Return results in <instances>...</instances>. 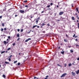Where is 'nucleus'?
Segmentation results:
<instances>
[{"label": "nucleus", "mask_w": 79, "mask_h": 79, "mask_svg": "<svg viewBox=\"0 0 79 79\" xmlns=\"http://www.w3.org/2000/svg\"><path fill=\"white\" fill-rule=\"evenodd\" d=\"M66 74H67V73H64L61 76V77H64L66 75Z\"/></svg>", "instance_id": "obj_1"}, {"label": "nucleus", "mask_w": 79, "mask_h": 79, "mask_svg": "<svg viewBox=\"0 0 79 79\" xmlns=\"http://www.w3.org/2000/svg\"><path fill=\"white\" fill-rule=\"evenodd\" d=\"M31 40V38H28L26 40L25 42H28V41H29V40Z\"/></svg>", "instance_id": "obj_2"}, {"label": "nucleus", "mask_w": 79, "mask_h": 79, "mask_svg": "<svg viewBox=\"0 0 79 79\" xmlns=\"http://www.w3.org/2000/svg\"><path fill=\"white\" fill-rule=\"evenodd\" d=\"M4 44L5 45L6 44H8V41H7L6 42V41H4L3 42Z\"/></svg>", "instance_id": "obj_3"}, {"label": "nucleus", "mask_w": 79, "mask_h": 79, "mask_svg": "<svg viewBox=\"0 0 79 79\" xmlns=\"http://www.w3.org/2000/svg\"><path fill=\"white\" fill-rule=\"evenodd\" d=\"M72 74L73 75V76H75V75L76 74V73H75L73 72H72Z\"/></svg>", "instance_id": "obj_4"}, {"label": "nucleus", "mask_w": 79, "mask_h": 79, "mask_svg": "<svg viewBox=\"0 0 79 79\" xmlns=\"http://www.w3.org/2000/svg\"><path fill=\"white\" fill-rule=\"evenodd\" d=\"M20 12L21 13H24V10H20Z\"/></svg>", "instance_id": "obj_5"}, {"label": "nucleus", "mask_w": 79, "mask_h": 79, "mask_svg": "<svg viewBox=\"0 0 79 79\" xmlns=\"http://www.w3.org/2000/svg\"><path fill=\"white\" fill-rule=\"evenodd\" d=\"M63 13H64V12H60L59 13V15H62Z\"/></svg>", "instance_id": "obj_6"}, {"label": "nucleus", "mask_w": 79, "mask_h": 79, "mask_svg": "<svg viewBox=\"0 0 79 79\" xmlns=\"http://www.w3.org/2000/svg\"><path fill=\"white\" fill-rule=\"evenodd\" d=\"M2 77H3L4 78H6V76H5V75L4 74L2 75Z\"/></svg>", "instance_id": "obj_7"}, {"label": "nucleus", "mask_w": 79, "mask_h": 79, "mask_svg": "<svg viewBox=\"0 0 79 79\" xmlns=\"http://www.w3.org/2000/svg\"><path fill=\"white\" fill-rule=\"evenodd\" d=\"M13 56L12 55H10V56H8V58L9 59H11V57H12Z\"/></svg>", "instance_id": "obj_8"}, {"label": "nucleus", "mask_w": 79, "mask_h": 79, "mask_svg": "<svg viewBox=\"0 0 79 79\" xmlns=\"http://www.w3.org/2000/svg\"><path fill=\"white\" fill-rule=\"evenodd\" d=\"M34 79H40V78H37L36 77H34Z\"/></svg>", "instance_id": "obj_9"}, {"label": "nucleus", "mask_w": 79, "mask_h": 79, "mask_svg": "<svg viewBox=\"0 0 79 79\" xmlns=\"http://www.w3.org/2000/svg\"><path fill=\"white\" fill-rule=\"evenodd\" d=\"M64 41L65 42H68V40L67 39H64Z\"/></svg>", "instance_id": "obj_10"}, {"label": "nucleus", "mask_w": 79, "mask_h": 79, "mask_svg": "<svg viewBox=\"0 0 79 79\" xmlns=\"http://www.w3.org/2000/svg\"><path fill=\"white\" fill-rule=\"evenodd\" d=\"M61 54H62V55H63V54L64 53V51L61 52Z\"/></svg>", "instance_id": "obj_11"}, {"label": "nucleus", "mask_w": 79, "mask_h": 79, "mask_svg": "<svg viewBox=\"0 0 79 79\" xmlns=\"http://www.w3.org/2000/svg\"><path fill=\"white\" fill-rule=\"evenodd\" d=\"M18 62V60H16L14 62V64H15V63H17Z\"/></svg>", "instance_id": "obj_12"}, {"label": "nucleus", "mask_w": 79, "mask_h": 79, "mask_svg": "<svg viewBox=\"0 0 79 79\" xmlns=\"http://www.w3.org/2000/svg\"><path fill=\"white\" fill-rule=\"evenodd\" d=\"M72 64H71V63H70L69 64V67L70 66H72Z\"/></svg>", "instance_id": "obj_13"}, {"label": "nucleus", "mask_w": 79, "mask_h": 79, "mask_svg": "<svg viewBox=\"0 0 79 79\" xmlns=\"http://www.w3.org/2000/svg\"><path fill=\"white\" fill-rule=\"evenodd\" d=\"M17 37H19V33L17 34Z\"/></svg>", "instance_id": "obj_14"}, {"label": "nucleus", "mask_w": 79, "mask_h": 79, "mask_svg": "<svg viewBox=\"0 0 79 79\" xmlns=\"http://www.w3.org/2000/svg\"><path fill=\"white\" fill-rule=\"evenodd\" d=\"M5 51H2L1 52V54H2V53H5Z\"/></svg>", "instance_id": "obj_15"}, {"label": "nucleus", "mask_w": 79, "mask_h": 79, "mask_svg": "<svg viewBox=\"0 0 79 79\" xmlns=\"http://www.w3.org/2000/svg\"><path fill=\"white\" fill-rule=\"evenodd\" d=\"M38 22H39V20H36V24H38Z\"/></svg>", "instance_id": "obj_16"}, {"label": "nucleus", "mask_w": 79, "mask_h": 79, "mask_svg": "<svg viewBox=\"0 0 79 79\" xmlns=\"http://www.w3.org/2000/svg\"><path fill=\"white\" fill-rule=\"evenodd\" d=\"M35 27H37V25H35L32 28H35Z\"/></svg>", "instance_id": "obj_17"}, {"label": "nucleus", "mask_w": 79, "mask_h": 79, "mask_svg": "<svg viewBox=\"0 0 79 79\" xmlns=\"http://www.w3.org/2000/svg\"><path fill=\"white\" fill-rule=\"evenodd\" d=\"M10 49H11V48H8L7 49V51H9V50H10Z\"/></svg>", "instance_id": "obj_18"}, {"label": "nucleus", "mask_w": 79, "mask_h": 79, "mask_svg": "<svg viewBox=\"0 0 79 79\" xmlns=\"http://www.w3.org/2000/svg\"><path fill=\"white\" fill-rule=\"evenodd\" d=\"M25 7H26V8H28V7H29V6H27V5H26L25 6Z\"/></svg>", "instance_id": "obj_19"}, {"label": "nucleus", "mask_w": 79, "mask_h": 79, "mask_svg": "<svg viewBox=\"0 0 79 79\" xmlns=\"http://www.w3.org/2000/svg\"><path fill=\"white\" fill-rule=\"evenodd\" d=\"M70 52L71 53H73V50H70Z\"/></svg>", "instance_id": "obj_20"}, {"label": "nucleus", "mask_w": 79, "mask_h": 79, "mask_svg": "<svg viewBox=\"0 0 79 79\" xmlns=\"http://www.w3.org/2000/svg\"><path fill=\"white\" fill-rule=\"evenodd\" d=\"M20 40V38H18V39L17 40V41H19Z\"/></svg>", "instance_id": "obj_21"}, {"label": "nucleus", "mask_w": 79, "mask_h": 79, "mask_svg": "<svg viewBox=\"0 0 79 79\" xmlns=\"http://www.w3.org/2000/svg\"><path fill=\"white\" fill-rule=\"evenodd\" d=\"M79 73V70H78L77 71V73H76V74H78V73Z\"/></svg>", "instance_id": "obj_22"}, {"label": "nucleus", "mask_w": 79, "mask_h": 79, "mask_svg": "<svg viewBox=\"0 0 79 79\" xmlns=\"http://www.w3.org/2000/svg\"><path fill=\"white\" fill-rule=\"evenodd\" d=\"M23 2L24 3H27V0H25L23 1Z\"/></svg>", "instance_id": "obj_23"}, {"label": "nucleus", "mask_w": 79, "mask_h": 79, "mask_svg": "<svg viewBox=\"0 0 79 79\" xmlns=\"http://www.w3.org/2000/svg\"><path fill=\"white\" fill-rule=\"evenodd\" d=\"M76 10L77 11V12H78V8H77H77H76Z\"/></svg>", "instance_id": "obj_24"}, {"label": "nucleus", "mask_w": 79, "mask_h": 79, "mask_svg": "<svg viewBox=\"0 0 79 79\" xmlns=\"http://www.w3.org/2000/svg\"><path fill=\"white\" fill-rule=\"evenodd\" d=\"M3 30H3V28H1V31H3Z\"/></svg>", "instance_id": "obj_25"}, {"label": "nucleus", "mask_w": 79, "mask_h": 79, "mask_svg": "<svg viewBox=\"0 0 79 79\" xmlns=\"http://www.w3.org/2000/svg\"><path fill=\"white\" fill-rule=\"evenodd\" d=\"M5 63H6V64H9V62H8L6 61H5Z\"/></svg>", "instance_id": "obj_26"}, {"label": "nucleus", "mask_w": 79, "mask_h": 79, "mask_svg": "<svg viewBox=\"0 0 79 79\" xmlns=\"http://www.w3.org/2000/svg\"><path fill=\"white\" fill-rule=\"evenodd\" d=\"M75 15H76V17H77L78 16V15H77V13H75Z\"/></svg>", "instance_id": "obj_27"}, {"label": "nucleus", "mask_w": 79, "mask_h": 79, "mask_svg": "<svg viewBox=\"0 0 79 79\" xmlns=\"http://www.w3.org/2000/svg\"><path fill=\"white\" fill-rule=\"evenodd\" d=\"M15 45H16V43H14L13 44V46H15Z\"/></svg>", "instance_id": "obj_28"}, {"label": "nucleus", "mask_w": 79, "mask_h": 79, "mask_svg": "<svg viewBox=\"0 0 79 79\" xmlns=\"http://www.w3.org/2000/svg\"><path fill=\"white\" fill-rule=\"evenodd\" d=\"M36 19H37V20H38V21H39V20L40 19V17H38V18Z\"/></svg>", "instance_id": "obj_29"}, {"label": "nucleus", "mask_w": 79, "mask_h": 79, "mask_svg": "<svg viewBox=\"0 0 79 79\" xmlns=\"http://www.w3.org/2000/svg\"><path fill=\"white\" fill-rule=\"evenodd\" d=\"M5 26V24H4V23H2V26Z\"/></svg>", "instance_id": "obj_30"}, {"label": "nucleus", "mask_w": 79, "mask_h": 79, "mask_svg": "<svg viewBox=\"0 0 79 79\" xmlns=\"http://www.w3.org/2000/svg\"><path fill=\"white\" fill-rule=\"evenodd\" d=\"M72 19H73V20H75V19H74V18L73 17H72Z\"/></svg>", "instance_id": "obj_31"}, {"label": "nucleus", "mask_w": 79, "mask_h": 79, "mask_svg": "<svg viewBox=\"0 0 79 79\" xmlns=\"http://www.w3.org/2000/svg\"><path fill=\"white\" fill-rule=\"evenodd\" d=\"M42 26H45V23H42Z\"/></svg>", "instance_id": "obj_32"}, {"label": "nucleus", "mask_w": 79, "mask_h": 79, "mask_svg": "<svg viewBox=\"0 0 79 79\" xmlns=\"http://www.w3.org/2000/svg\"><path fill=\"white\" fill-rule=\"evenodd\" d=\"M33 17H32V15H30V18H31V19H32V18Z\"/></svg>", "instance_id": "obj_33"}, {"label": "nucleus", "mask_w": 79, "mask_h": 79, "mask_svg": "<svg viewBox=\"0 0 79 79\" xmlns=\"http://www.w3.org/2000/svg\"><path fill=\"white\" fill-rule=\"evenodd\" d=\"M50 6V5H48V6H47V7L48 8H49Z\"/></svg>", "instance_id": "obj_34"}, {"label": "nucleus", "mask_w": 79, "mask_h": 79, "mask_svg": "<svg viewBox=\"0 0 79 79\" xmlns=\"http://www.w3.org/2000/svg\"><path fill=\"white\" fill-rule=\"evenodd\" d=\"M75 35H76L75 34H74V35L73 36V37H74L75 36Z\"/></svg>", "instance_id": "obj_35"}, {"label": "nucleus", "mask_w": 79, "mask_h": 79, "mask_svg": "<svg viewBox=\"0 0 79 79\" xmlns=\"http://www.w3.org/2000/svg\"><path fill=\"white\" fill-rule=\"evenodd\" d=\"M78 27L79 29V23H78Z\"/></svg>", "instance_id": "obj_36"}, {"label": "nucleus", "mask_w": 79, "mask_h": 79, "mask_svg": "<svg viewBox=\"0 0 79 79\" xmlns=\"http://www.w3.org/2000/svg\"><path fill=\"white\" fill-rule=\"evenodd\" d=\"M66 36L67 38H68V37H69V36H68L67 35H66Z\"/></svg>", "instance_id": "obj_37"}, {"label": "nucleus", "mask_w": 79, "mask_h": 79, "mask_svg": "<svg viewBox=\"0 0 79 79\" xmlns=\"http://www.w3.org/2000/svg\"><path fill=\"white\" fill-rule=\"evenodd\" d=\"M8 60L9 61H11V59H9Z\"/></svg>", "instance_id": "obj_38"}, {"label": "nucleus", "mask_w": 79, "mask_h": 79, "mask_svg": "<svg viewBox=\"0 0 79 79\" xmlns=\"http://www.w3.org/2000/svg\"><path fill=\"white\" fill-rule=\"evenodd\" d=\"M21 64H20V63H18V65H20Z\"/></svg>", "instance_id": "obj_39"}, {"label": "nucleus", "mask_w": 79, "mask_h": 79, "mask_svg": "<svg viewBox=\"0 0 79 79\" xmlns=\"http://www.w3.org/2000/svg\"><path fill=\"white\" fill-rule=\"evenodd\" d=\"M64 67H66V64H64Z\"/></svg>", "instance_id": "obj_40"}, {"label": "nucleus", "mask_w": 79, "mask_h": 79, "mask_svg": "<svg viewBox=\"0 0 79 79\" xmlns=\"http://www.w3.org/2000/svg\"><path fill=\"white\" fill-rule=\"evenodd\" d=\"M4 31H6V28H4Z\"/></svg>", "instance_id": "obj_41"}, {"label": "nucleus", "mask_w": 79, "mask_h": 79, "mask_svg": "<svg viewBox=\"0 0 79 79\" xmlns=\"http://www.w3.org/2000/svg\"><path fill=\"white\" fill-rule=\"evenodd\" d=\"M78 36H75L74 37L75 38H77V37H78Z\"/></svg>", "instance_id": "obj_42"}, {"label": "nucleus", "mask_w": 79, "mask_h": 79, "mask_svg": "<svg viewBox=\"0 0 79 79\" xmlns=\"http://www.w3.org/2000/svg\"><path fill=\"white\" fill-rule=\"evenodd\" d=\"M8 39H10V36H8Z\"/></svg>", "instance_id": "obj_43"}, {"label": "nucleus", "mask_w": 79, "mask_h": 79, "mask_svg": "<svg viewBox=\"0 0 79 79\" xmlns=\"http://www.w3.org/2000/svg\"><path fill=\"white\" fill-rule=\"evenodd\" d=\"M53 5V3H50V5H51V6H52V5Z\"/></svg>", "instance_id": "obj_44"}, {"label": "nucleus", "mask_w": 79, "mask_h": 79, "mask_svg": "<svg viewBox=\"0 0 79 79\" xmlns=\"http://www.w3.org/2000/svg\"><path fill=\"white\" fill-rule=\"evenodd\" d=\"M17 31L18 32H19V31H20V30H19V29H18Z\"/></svg>", "instance_id": "obj_45"}, {"label": "nucleus", "mask_w": 79, "mask_h": 79, "mask_svg": "<svg viewBox=\"0 0 79 79\" xmlns=\"http://www.w3.org/2000/svg\"><path fill=\"white\" fill-rule=\"evenodd\" d=\"M58 6H60V2H58Z\"/></svg>", "instance_id": "obj_46"}, {"label": "nucleus", "mask_w": 79, "mask_h": 79, "mask_svg": "<svg viewBox=\"0 0 79 79\" xmlns=\"http://www.w3.org/2000/svg\"><path fill=\"white\" fill-rule=\"evenodd\" d=\"M48 76H46V78H48Z\"/></svg>", "instance_id": "obj_47"}, {"label": "nucleus", "mask_w": 79, "mask_h": 79, "mask_svg": "<svg viewBox=\"0 0 79 79\" xmlns=\"http://www.w3.org/2000/svg\"><path fill=\"white\" fill-rule=\"evenodd\" d=\"M23 29H22L21 30V32H23Z\"/></svg>", "instance_id": "obj_48"}, {"label": "nucleus", "mask_w": 79, "mask_h": 79, "mask_svg": "<svg viewBox=\"0 0 79 79\" xmlns=\"http://www.w3.org/2000/svg\"><path fill=\"white\" fill-rule=\"evenodd\" d=\"M42 32L43 33H45V31H42Z\"/></svg>", "instance_id": "obj_49"}, {"label": "nucleus", "mask_w": 79, "mask_h": 79, "mask_svg": "<svg viewBox=\"0 0 79 79\" xmlns=\"http://www.w3.org/2000/svg\"><path fill=\"white\" fill-rule=\"evenodd\" d=\"M47 26H50V24H49V23H48V24H47Z\"/></svg>", "instance_id": "obj_50"}, {"label": "nucleus", "mask_w": 79, "mask_h": 79, "mask_svg": "<svg viewBox=\"0 0 79 79\" xmlns=\"http://www.w3.org/2000/svg\"><path fill=\"white\" fill-rule=\"evenodd\" d=\"M57 65V66H60V65L59 64H58Z\"/></svg>", "instance_id": "obj_51"}, {"label": "nucleus", "mask_w": 79, "mask_h": 79, "mask_svg": "<svg viewBox=\"0 0 79 79\" xmlns=\"http://www.w3.org/2000/svg\"><path fill=\"white\" fill-rule=\"evenodd\" d=\"M2 16H0V19H2Z\"/></svg>", "instance_id": "obj_52"}, {"label": "nucleus", "mask_w": 79, "mask_h": 79, "mask_svg": "<svg viewBox=\"0 0 79 79\" xmlns=\"http://www.w3.org/2000/svg\"><path fill=\"white\" fill-rule=\"evenodd\" d=\"M76 47H79V45H78V44H77V45H76Z\"/></svg>", "instance_id": "obj_53"}, {"label": "nucleus", "mask_w": 79, "mask_h": 79, "mask_svg": "<svg viewBox=\"0 0 79 79\" xmlns=\"http://www.w3.org/2000/svg\"><path fill=\"white\" fill-rule=\"evenodd\" d=\"M75 40H76V41H77V40H78L77 39H76Z\"/></svg>", "instance_id": "obj_54"}, {"label": "nucleus", "mask_w": 79, "mask_h": 79, "mask_svg": "<svg viewBox=\"0 0 79 79\" xmlns=\"http://www.w3.org/2000/svg\"><path fill=\"white\" fill-rule=\"evenodd\" d=\"M77 17V19H79V17H78V16Z\"/></svg>", "instance_id": "obj_55"}, {"label": "nucleus", "mask_w": 79, "mask_h": 79, "mask_svg": "<svg viewBox=\"0 0 79 79\" xmlns=\"http://www.w3.org/2000/svg\"><path fill=\"white\" fill-rule=\"evenodd\" d=\"M77 60H78V61H79V58H77Z\"/></svg>", "instance_id": "obj_56"}, {"label": "nucleus", "mask_w": 79, "mask_h": 79, "mask_svg": "<svg viewBox=\"0 0 79 79\" xmlns=\"http://www.w3.org/2000/svg\"><path fill=\"white\" fill-rule=\"evenodd\" d=\"M59 6H58V5H57L56 6V7H57V8H58V7H59Z\"/></svg>", "instance_id": "obj_57"}, {"label": "nucleus", "mask_w": 79, "mask_h": 79, "mask_svg": "<svg viewBox=\"0 0 79 79\" xmlns=\"http://www.w3.org/2000/svg\"><path fill=\"white\" fill-rule=\"evenodd\" d=\"M39 26H37V28H39Z\"/></svg>", "instance_id": "obj_58"}, {"label": "nucleus", "mask_w": 79, "mask_h": 79, "mask_svg": "<svg viewBox=\"0 0 79 79\" xmlns=\"http://www.w3.org/2000/svg\"><path fill=\"white\" fill-rule=\"evenodd\" d=\"M44 11H42L41 12V13H44Z\"/></svg>", "instance_id": "obj_59"}, {"label": "nucleus", "mask_w": 79, "mask_h": 79, "mask_svg": "<svg viewBox=\"0 0 79 79\" xmlns=\"http://www.w3.org/2000/svg\"><path fill=\"white\" fill-rule=\"evenodd\" d=\"M16 16H18V15H15V17H16Z\"/></svg>", "instance_id": "obj_60"}, {"label": "nucleus", "mask_w": 79, "mask_h": 79, "mask_svg": "<svg viewBox=\"0 0 79 79\" xmlns=\"http://www.w3.org/2000/svg\"><path fill=\"white\" fill-rule=\"evenodd\" d=\"M6 53H8V51H6Z\"/></svg>", "instance_id": "obj_61"}, {"label": "nucleus", "mask_w": 79, "mask_h": 79, "mask_svg": "<svg viewBox=\"0 0 79 79\" xmlns=\"http://www.w3.org/2000/svg\"><path fill=\"white\" fill-rule=\"evenodd\" d=\"M60 45H63V44L62 43H61Z\"/></svg>", "instance_id": "obj_62"}, {"label": "nucleus", "mask_w": 79, "mask_h": 79, "mask_svg": "<svg viewBox=\"0 0 79 79\" xmlns=\"http://www.w3.org/2000/svg\"><path fill=\"white\" fill-rule=\"evenodd\" d=\"M60 47H58V49H60Z\"/></svg>", "instance_id": "obj_63"}, {"label": "nucleus", "mask_w": 79, "mask_h": 79, "mask_svg": "<svg viewBox=\"0 0 79 79\" xmlns=\"http://www.w3.org/2000/svg\"><path fill=\"white\" fill-rule=\"evenodd\" d=\"M44 79H48V78H45Z\"/></svg>", "instance_id": "obj_64"}]
</instances>
